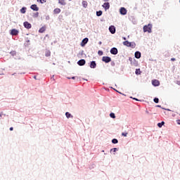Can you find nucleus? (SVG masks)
Wrapping results in <instances>:
<instances>
[{"mask_svg":"<svg viewBox=\"0 0 180 180\" xmlns=\"http://www.w3.org/2000/svg\"><path fill=\"white\" fill-rule=\"evenodd\" d=\"M53 12H54V13H60V12H61V9H60V8H55L53 10Z\"/></svg>","mask_w":180,"mask_h":180,"instance_id":"obj_25","label":"nucleus"},{"mask_svg":"<svg viewBox=\"0 0 180 180\" xmlns=\"http://www.w3.org/2000/svg\"><path fill=\"white\" fill-rule=\"evenodd\" d=\"M123 40H126V37H123Z\"/></svg>","mask_w":180,"mask_h":180,"instance_id":"obj_51","label":"nucleus"},{"mask_svg":"<svg viewBox=\"0 0 180 180\" xmlns=\"http://www.w3.org/2000/svg\"><path fill=\"white\" fill-rule=\"evenodd\" d=\"M15 74H16V73H13V75H15Z\"/></svg>","mask_w":180,"mask_h":180,"instance_id":"obj_54","label":"nucleus"},{"mask_svg":"<svg viewBox=\"0 0 180 180\" xmlns=\"http://www.w3.org/2000/svg\"><path fill=\"white\" fill-rule=\"evenodd\" d=\"M109 32L111 33V34H115L116 33V27L115 25H110L108 28Z\"/></svg>","mask_w":180,"mask_h":180,"instance_id":"obj_2","label":"nucleus"},{"mask_svg":"<svg viewBox=\"0 0 180 180\" xmlns=\"http://www.w3.org/2000/svg\"><path fill=\"white\" fill-rule=\"evenodd\" d=\"M45 56L46 57H50V56H51V52H50V51H46Z\"/></svg>","mask_w":180,"mask_h":180,"instance_id":"obj_26","label":"nucleus"},{"mask_svg":"<svg viewBox=\"0 0 180 180\" xmlns=\"http://www.w3.org/2000/svg\"><path fill=\"white\" fill-rule=\"evenodd\" d=\"M152 85H153V86H160V81H158L157 79L153 80Z\"/></svg>","mask_w":180,"mask_h":180,"instance_id":"obj_12","label":"nucleus"},{"mask_svg":"<svg viewBox=\"0 0 180 180\" xmlns=\"http://www.w3.org/2000/svg\"><path fill=\"white\" fill-rule=\"evenodd\" d=\"M34 79H37V78L36 76H34Z\"/></svg>","mask_w":180,"mask_h":180,"instance_id":"obj_50","label":"nucleus"},{"mask_svg":"<svg viewBox=\"0 0 180 180\" xmlns=\"http://www.w3.org/2000/svg\"><path fill=\"white\" fill-rule=\"evenodd\" d=\"M102 13H103L102 11H96V16H102Z\"/></svg>","mask_w":180,"mask_h":180,"instance_id":"obj_28","label":"nucleus"},{"mask_svg":"<svg viewBox=\"0 0 180 180\" xmlns=\"http://www.w3.org/2000/svg\"><path fill=\"white\" fill-rule=\"evenodd\" d=\"M135 58H141V52L136 51L135 52Z\"/></svg>","mask_w":180,"mask_h":180,"instance_id":"obj_14","label":"nucleus"},{"mask_svg":"<svg viewBox=\"0 0 180 180\" xmlns=\"http://www.w3.org/2000/svg\"><path fill=\"white\" fill-rule=\"evenodd\" d=\"M65 116L67 117V119H70L74 117V116H72V115H71V113H70L69 112H65Z\"/></svg>","mask_w":180,"mask_h":180,"instance_id":"obj_16","label":"nucleus"},{"mask_svg":"<svg viewBox=\"0 0 180 180\" xmlns=\"http://www.w3.org/2000/svg\"><path fill=\"white\" fill-rule=\"evenodd\" d=\"M38 16H39V13L38 12L35 13L34 15V18H37Z\"/></svg>","mask_w":180,"mask_h":180,"instance_id":"obj_38","label":"nucleus"},{"mask_svg":"<svg viewBox=\"0 0 180 180\" xmlns=\"http://www.w3.org/2000/svg\"><path fill=\"white\" fill-rule=\"evenodd\" d=\"M110 53L112 54H113V56H116V54H117L118 51H117V48L113 47L110 49Z\"/></svg>","mask_w":180,"mask_h":180,"instance_id":"obj_10","label":"nucleus"},{"mask_svg":"<svg viewBox=\"0 0 180 180\" xmlns=\"http://www.w3.org/2000/svg\"><path fill=\"white\" fill-rule=\"evenodd\" d=\"M114 89V91H116L118 92L119 94H122V93L119 92L117 90H116V89Z\"/></svg>","mask_w":180,"mask_h":180,"instance_id":"obj_47","label":"nucleus"},{"mask_svg":"<svg viewBox=\"0 0 180 180\" xmlns=\"http://www.w3.org/2000/svg\"><path fill=\"white\" fill-rule=\"evenodd\" d=\"M11 36H18L19 34V31L16 29H13L11 31Z\"/></svg>","mask_w":180,"mask_h":180,"instance_id":"obj_6","label":"nucleus"},{"mask_svg":"<svg viewBox=\"0 0 180 180\" xmlns=\"http://www.w3.org/2000/svg\"><path fill=\"white\" fill-rule=\"evenodd\" d=\"M175 60H176L175 58H171V61H175Z\"/></svg>","mask_w":180,"mask_h":180,"instance_id":"obj_42","label":"nucleus"},{"mask_svg":"<svg viewBox=\"0 0 180 180\" xmlns=\"http://www.w3.org/2000/svg\"><path fill=\"white\" fill-rule=\"evenodd\" d=\"M104 2H109V0H103Z\"/></svg>","mask_w":180,"mask_h":180,"instance_id":"obj_44","label":"nucleus"},{"mask_svg":"<svg viewBox=\"0 0 180 180\" xmlns=\"http://www.w3.org/2000/svg\"><path fill=\"white\" fill-rule=\"evenodd\" d=\"M134 60V58L129 57V61H130L131 64L132 63V62Z\"/></svg>","mask_w":180,"mask_h":180,"instance_id":"obj_34","label":"nucleus"},{"mask_svg":"<svg viewBox=\"0 0 180 180\" xmlns=\"http://www.w3.org/2000/svg\"><path fill=\"white\" fill-rule=\"evenodd\" d=\"M110 117H111L112 119H116V115H115V113L111 112L110 114Z\"/></svg>","mask_w":180,"mask_h":180,"instance_id":"obj_30","label":"nucleus"},{"mask_svg":"<svg viewBox=\"0 0 180 180\" xmlns=\"http://www.w3.org/2000/svg\"><path fill=\"white\" fill-rule=\"evenodd\" d=\"M98 44H100V45L102 44V41H99Z\"/></svg>","mask_w":180,"mask_h":180,"instance_id":"obj_49","label":"nucleus"},{"mask_svg":"<svg viewBox=\"0 0 180 180\" xmlns=\"http://www.w3.org/2000/svg\"><path fill=\"white\" fill-rule=\"evenodd\" d=\"M102 61H103L104 63H110V61H112V58L109 56H103L102 58Z\"/></svg>","mask_w":180,"mask_h":180,"instance_id":"obj_3","label":"nucleus"},{"mask_svg":"<svg viewBox=\"0 0 180 180\" xmlns=\"http://www.w3.org/2000/svg\"><path fill=\"white\" fill-rule=\"evenodd\" d=\"M88 41H89V39L87 37L83 39V40L81 42L82 47H85V44H86Z\"/></svg>","mask_w":180,"mask_h":180,"instance_id":"obj_7","label":"nucleus"},{"mask_svg":"<svg viewBox=\"0 0 180 180\" xmlns=\"http://www.w3.org/2000/svg\"><path fill=\"white\" fill-rule=\"evenodd\" d=\"M71 79H75V77H72Z\"/></svg>","mask_w":180,"mask_h":180,"instance_id":"obj_46","label":"nucleus"},{"mask_svg":"<svg viewBox=\"0 0 180 180\" xmlns=\"http://www.w3.org/2000/svg\"><path fill=\"white\" fill-rule=\"evenodd\" d=\"M82 6H83V8H86V6H88V2L86 1H83Z\"/></svg>","mask_w":180,"mask_h":180,"instance_id":"obj_21","label":"nucleus"},{"mask_svg":"<svg viewBox=\"0 0 180 180\" xmlns=\"http://www.w3.org/2000/svg\"><path fill=\"white\" fill-rule=\"evenodd\" d=\"M162 109H163L164 110H168L169 112H171V110H169V109H167V108H162Z\"/></svg>","mask_w":180,"mask_h":180,"instance_id":"obj_39","label":"nucleus"},{"mask_svg":"<svg viewBox=\"0 0 180 180\" xmlns=\"http://www.w3.org/2000/svg\"><path fill=\"white\" fill-rule=\"evenodd\" d=\"M30 41V40H27V42L29 43Z\"/></svg>","mask_w":180,"mask_h":180,"instance_id":"obj_52","label":"nucleus"},{"mask_svg":"<svg viewBox=\"0 0 180 180\" xmlns=\"http://www.w3.org/2000/svg\"><path fill=\"white\" fill-rule=\"evenodd\" d=\"M122 136H123L124 137H127V132H122Z\"/></svg>","mask_w":180,"mask_h":180,"instance_id":"obj_35","label":"nucleus"},{"mask_svg":"<svg viewBox=\"0 0 180 180\" xmlns=\"http://www.w3.org/2000/svg\"><path fill=\"white\" fill-rule=\"evenodd\" d=\"M120 13L123 15H127V10L124 7H121L120 8Z\"/></svg>","mask_w":180,"mask_h":180,"instance_id":"obj_4","label":"nucleus"},{"mask_svg":"<svg viewBox=\"0 0 180 180\" xmlns=\"http://www.w3.org/2000/svg\"><path fill=\"white\" fill-rule=\"evenodd\" d=\"M102 6L105 9V11H108V9L110 8V4H109V2H105Z\"/></svg>","mask_w":180,"mask_h":180,"instance_id":"obj_8","label":"nucleus"},{"mask_svg":"<svg viewBox=\"0 0 180 180\" xmlns=\"http://www.w3.org/2000/svg\"><path fill=\"white\" fill-rule=\"evenodd\" d=\"M45 19H46V20H50V15H45Z\"/></svg>","mask_w":180,"mask_h":180,"instance_id":"obj_36","label":"nucleus"},{"mask_svg":"<svg viewBox=\"0 0 180 180\" xmlns=\"http://www.w3.org/2000/svg\"><path fill=\"white\" fill-rule=\"evenodd\" d=\"M151 29H153V25L151 24H148V25L143 26L144 33H146V32H148V33H151L152 32Z\"/></svg>","mask_w":180,"mask_h":180,"instance_id":"obj_1","label":"nucleus"},{"mask_svg":"<svg viewBox=\"0 0 180 180\" xmlns=\"http://www.w3.org/2000/svg\"><path fill=\"white\" fill-rule=\"evenodd\" d=\"M131 99H134V101H140V100H139L138 98H133V97H130Z\"/></svg>","mask_w":180,"mask_h":180,"instance_id":"obj_40","label":"nucleus"},{"mask_svg":"<svg viewBox=\"0 0 180 180\" xmlns=\"http://www.w3.org/2000/svg\"><path fill=\"white\" fill-rule=\"evenodd\" d=\"M164 124H165V122L164 121H162V122H159L158 124V127L161 128V127H162V126H164Z\"/></svg>","mask_w":180,"mask_h":180,"instance_id":"obj_23","label":"nucleus"},{"mask_svg":"<svg viewBox=\"0 0 180 180\" xmlns=\"http://www.w3.org/2000/svg\"><path fill=\"white\" fill-rule=\"evenodd\" d=\"M112 144H117L119 143V141L117 139H113L112 140Z\"/></svg>","mask_w":180,"mask_h":180,"instance_id":"obj_27","label":"nucleus"},{"mask_svg":"<svg viewBox=\"0 0 180 180\" xmlns=\"http://www.w3.org/2000/svg\"><path fill=\"white\" fill-rule=\"evenodd\" d=\"M37 2H40V4H45V2H47V0H37Z\"/></svg>","mask_w":180,"mask_h":180,"instance_id":"obj_31","label":"nucleus"},{"mask_svg":"<svg viewBox=\"0 0 180 180\" xmlns=\"http://www.w3.org/2000/svg\"><path fill=\"white\" fill-rule=\"evenodd\" d=\"M30 8L32 9V11H35V12L39 11V7H37V5L36 4L31 5Z\"/></svg>","mask_w":180,"mask_h":180,"instance_id":"obj_13","label":"nucleus"},{"mask_svg":"<svg viewBox=\"0 0 180 180\" xmlns=\"http://www.w3.org/2000/svg\"><path fill=\"white\" fill-rule=\"evenodd\" d=\"M2 117V112H0V119Z\"/></svg>","mask_w":180,"mask_h":180,"instance_id":"obj_45","label":"nucleus"},{"mask_svg":"<svg viewBox=\"0 0 180 180\" xmlns=\"http://www.w3.org/2000/svg\"><path fill=\"white\" fill-rule=\"evenodd\" d=\"M46 32V27H42L39 30V33H44Z\"/></svg>","mask_w":180,"mask_h":180,"instance_id":"obj_18","label":"nucleus"},{"mask_svg":"<svg viewBox=\"0 0 180 180\" xmlns=\"http://www.w3.org/2000/svg\"><path fill=\"white\" fill-rule=\"evenodd\" d=\"M58 4H60V5H63V6L67 5V3H65V0H58Z\"/></svg>","mask_w":180,"mask_h":180,"instance_id":"obj_17","label":"nucleus"},{"mask_svg":"<svg viewBox=\"0 0 180 180\" xmlns=\"http://www.w3.org/2000/svg\"><path fill=\"white\" fill-rule=\"evenodd\" d=\"M130 41H124V42H123V44H124V46H127V47H130Z\"/></svg>","mask_w":180,"mask_h":180,"instance_id":"obj_19","label":"nucleus"},{"mask_svg":"<svg viewBox=\"0 0 180 180\" xmlns=\"http://www.w3.org/2000/svg\"><path fill=\"white\" fill-rule=\"evenodd\" d=\"M86 63V61L85 60V59H81L77 62V64L80 66L82 67V65H85V64Z\"/></svg>","mask_w":180,"mask_h":180,"instance_id":"obj_9","label":"nucleus"},{"mask_svg":"<svg viewBox=\"0 0 180 180\" xmlns=\"http://www.w3.org/2000/svg\"><path fill=\"white\" fill-rule=\"evenodd\" d=\"M26 9H27L26 7H22V8L20 9V13H26Z\"/></svg>","mask_w":180,"mask_h":180,"instance_id":"obj_22","label":"nucleus"},{"mask_svg":"<svg viewBox=\"0 0 180 180\" xmlns=\"http://www.w3.org/2000/svg\"><path fill=\"white\" fill-rule=\"evenodd\" d=\"M69 1H71V0H69Z\"/></svg>","mask_w":180,"mask_h":180,"instance_id":"obj_55","label":"nucleus"},{"mask_svg":"<svg viewBox=\"0 0 180 180\" xmlns=\"http://www.w3.org/2000/svg\"><path fill=\"white\" fill-rule=\"evenodd\" d=\"M89 67H90V68H93V69L96 68V62L95 60L91 61Z\"/></svg>","mask_w":180,"mask_h":180,"instance_id":"obj_11","label":"nucleus"},{"mask_svg":"<svg viewBox=\"0 0 180 180\" xmlns=\"http://www.w3.org/2000/svg\"><path fill=\"white\" fill-rule=\"evenodd\" d=\"M13 131V127H10V131Z\"/></svg>","mask_w":180,"mask_h":180,"instance_id":"obj_43","label":"nucleus"},{"mask_svg":"<svg viewBox=\"0 0 180 180\" xmlns=\"http://www.w3.org/2000/svg\"><path fill=\"white\" fill-rule=\"evenodd\" d=\"M116 151H119V149H117V148H114L110 149V153H116Z\"/></svg>","mask_w":180,"mask_h":180,"instance_id":"obj_24","label":"nucleus"},{"mask_svg":"<svg viewBox=\"0 0 180 180\" xmlns=\"http://www.w3.org/2000/svg\"><path fill=\"white\" fill-rule=\"evenodd\" d=\"M135 74L136 75H140V74H141V71H140V69H136L135 71Z\"/></svg>","mask_w":180,"mask_h":180,"instance_id":"obj_29","label":"nucleus"},{"mask_svg":"<svg viewBox=\"0 0 180 180\" xmlns=\"http://www.w3.org/2000/svg\"><path fill=\"white\" fill-rule=\"evenodd\" d=\"M129 47L131 49H136V42H130Z\"/></svg>","mask_w":180,"mask_h":180,"instance_id":"obj_20","label":"nucleus"},{"mask_svg":"<svg viewBox=\"0 0 180 180\" xmlns=\"http://www.w3.org/2000/svg\"><path fill=\"white\" fill-rule=\"evenodd\" d=\"M98 56H103V51H98Z\"/></svg>","mask_w":180,"mask_h":180,"instance_id":"obj_33","label":"nucleus"},{"mask_svg":"<svg viewBox=\"0 0 180 180\" xmlns=\"http://www.w3.org/2000/svg\"><path fill=\"white\" fill-rule=\"evenodd\" d=\"M153 101L155 102V103H158V102H160V99H158V98H155L153 99Z\"/></svg>","mask_w":180,"mask_h":180,"instance_id":"obj_32","label":"nucleus"},{"mask_svg":"<svg viewBox=\"0 0 180 180\" xmlns=\"http://www.w3.org/2000/svg\"><path fill=\"white\" fill-rule=\"evenodd\" d=\"M131 65H133L134 67H137V65H139V62H137L136 59H134L133 62L131 63Z\"/></svg>","mask_w":180,"mask_h":180,"instance_id":"obj_15","label":"nucleus"},{"mask_svg":"<svg viewBox=\"0 0 180 180\" xmlns=\"http://www.w3.org/2000/svg\"><path fill=\"white\" fill-rule=\"evenodd\" d=\"M11 56H16V51H13L11 52Z\"/></svg>","mask_w":180,"mask_h":180,"instance_id":"obj_37","label":"nucleus"},{"mask_svg":"<svg viewBox=\"0 0 180 180\" xmlns=\"http://www.w3.org/2000/svg\"><path fill=\"white\" fill-rule=\"evenodd\" d=\"M68 79H71V77H68Z\"/></svg>","mask_w":180,"mask_h":180,"instance_id":"obj_53","label":"nucleus"},{"mask_svg":"<svg viewBox=\"0 0 180 180\" xmlns=\"http://www.w3.org/2000/svg\"><path fill=\"white\" fill-rule=\"evenodd\" d=\"M176 123H177V124H180V120H177Z\"/></svg>","mask_w":180,"mask_h":180,"instance_id":"obj_41","label":"nucleus"},{"mask_svg":"<svg viewBox=\"0 0 180 180\" xmlns=\"http://www.w3.org/2000/svg\"><path fill=\"white\" fill-rule=\"evenodd\" d=\"M23 25L25 29H32V24L27 21L24 22Z\"/></svg>","mask_w":180,"mask_h":180,"instance_id":"obj_5","label":"nucleus"},{"mask_svg":"<svg viewBox=\"0 0 180 180\" xmlns=\"http://www.w3.org/2000/svg\"><path fill=\"white\" fill-rule=\"evenodd\" d=\"M156 108H162L161 105H156Z\"/></svg>","mask_w":180,"mask_h":180,"instance_id":"obj_48","label":"nucleus"}]
</instances>
